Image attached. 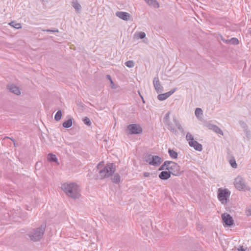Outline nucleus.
<instances>
[{"label": "nucleus", "mask_w": 251, "mask_h": 251, "mask_svg": "<svg viewBox=\"0 0 251 251\" xmlns=\"http://www.w3.org/2000/svg\"><path fill=\"white\" fill-rule=\"evenodd\" d=\"M145 1L150 6H152L154 8H158L159 7V3L156 0H145Z\"/></svg>", "instance_id": "4be33fe9"}, {"label": "nucleus", "mask_w": 251, "mask_h": 251, "mask_svg": "<svg viewBox=\"0 0 251 251\" xmlns=\"http://www.w3.org/2000/svg\"><path fill=\"white\" fill-rule=\"evenodd\" d=\"M238 251H246L243 246H240V248L238 249Z\"/></svg>", "instance_id": "a19ab883"}, {"label": "nucleus", "mask_w": 251, "mask_h": 251, "mask_svg": "<svg viewBox=\"0 0 251 251\" xmlns=\"http://www.w3.org/2000/svg\"><path fill=\"white\" fill-rule=\"evenodd\" d=\"M62 190L70 197L78 198L79 196L77 185L75 183H64L61 186Z\"/></svg>", "instance_id": "f03ea898"}, {"label": "nucleus", "mask_w": 251, "mask_h": 251, "mask_svg": "<svg viewBox=\"0 0 251 251\" xmlns=\"http://www.w3.org/2000/svg\"><path fill=\"white\" fill-rule=\"evenodd\" d=\"M246 214L248 216L251 215V207L246 210Z\"/></svg>", "instance_id": "58836bf2"}, {"label": "nucleus", "mask_w": 251, "mask_h": 251, "mask_svg": "<svg viewBox=\"0 0 251 251\" xmlns=\"http://www.w3.org/2000/svg\"><path fill=\"white\" fill-rule=\"evenodd\" d=\"M83 122L88 126H90L91 125V122L90 119L87 117H85L83 118Z\"/></svg>", "instance_id": "7c9ffc66"}, {"label": "nucleus", "mask_w": 251, "mask_h": 251, "mask_svg": "<svg viewBox=\"0 0 251 251\" xmlns=\"http://www.w3.org/2000/svg\"><path fill=\"white\" fill-rule=\"evenodd\" d=\"M73 124V119L70 118L68 120L65 121L63 123L62 126L65 128H69Z\"/></svg>", "instance_id": "b1692460"}, {"label": "nucleus", "mask_w": 251, "mask_h": 251, "mask_svg": "<svg viewBox=\"0 0 251 251\" xmlns=\"http://www.w3.org/2000/svg\"><path fill=\"white\" fill-rule=\"evenodd\" d=\"M41 30L43 31H46V32H52V33L58 32V29H42Z\"/></svg>", "instance_id": "72a5a7b5"}, {"label": "nucleus", "mask_w": 251, "mask_h": 251, "mask_svg": "<svg viewBox=\"0 0 251 251\" xmlns=\"http://www.w3.org/2000/svg\"><path fill=\"white\" fill-rule=\"evenodd\" d=\"M173 122L174 123L175 125L176 126L178 130L183 134L184 133V130L182 127L180 123H179V121L177 120L176 116H174L173 117Z\"/></svg>", "instance_id": "f3484780"}, {"label": "nucleus", "mask_w": 251, "mask_h": 251, "mask_svg": "<svg viewBox=\"0 0 251 251\" xmlns=\"http://www.w3.org/2000/svg\"><path fill=\"white\" fill-rule=\"evenodd\" d=\"M250 34H251V31H250Z\"/></svg>", "instance_id": "a18cd8bd"}, {"label": "nucleus", "mask_w": 251, "mask_h": 251, "mask_svg": "<svg viewBox=\"0 0 251 251\" xmlns=\"http://www.w3.org/2000/svg\"><path fill=\"white\" fill-rule=\"evenodd\" d=\"M234 184L238 190L245 191L250 190V188L246 185L244 179L241 176H238L235 179Z\"/></svg>", "instance_id": "423d86ee"}, {"label": "nucleus", "mask_w": 251, "mask_h": 251, "mask_svg": "<svg viewBox=\"0 0 251 251\" xmlns=\"http://www.w3.org/2000/svg\"><path fill=\"white\" fill-rule=\"evenodd\" d=\"M168 153L169 154L170 156L173 159H176L177 157L178 154L177 153L173 150L171 149H169Z\"/></svg>", "instance_id": "393cba45"}, {"label": "nucleus", "mask_w": 251, "mask_h": 251, "mask_svg": "<svg viewBox=\"0 0 251 251\" xmlns=\"http://www.w3.org/2000/svg\"><path fill=\"white\" fill-rule=\"evenodd\" d=\"M9 25L16 29H19L22 27L21 24L16 23L14 21L10 22Z\"/></svg>", "instance_id": "c756f323"}, {"label": "nucleus", "mask_w": 251, "mask_h": 251, "mask_svg": "<svg viewBox=\"0 0 251 251\" xmlns=\"http://www.w3.org/2000/svg\"><path fill=\"white\" fill-rule=\"evenodd\" d=\"M62 117V112L60 110H59L55 115L54 119L56 121L60 120Z\"/></svg>", "instance_id": "c85d7f7f"}, {"label": "nucleus", "mask_w": 251, "mask_h": 251, "mask_svg": "<svg viewBox=\"0 0 251 251\" xmlns=\"http://www.w3.org/2000/svg\"><path fill=\"white\" fill-rule=\"evenodd\" d=\"M230 194V192L227 189L219 188L218 191V198L222 203L225 204L227 202Z\"/></svg>", "instance_id": "0eeeda50"}, {"label": "nucleus", "mask_w": 251, "mask_h": 251, "mask_svg": "<svg viewBox=\"0 0 251 251\" xmlns=\"http://www.w3.org/2000/svg\"><path fill=\"white\" fill-rule=\"evenodd\" d=\"M110 82V87L113 89H115L117 88V86L114 84L112 80H111Z\"/></svg>", "instance_id": "4c0bfd02"}, {"label": "nucleus", "mask_w": 251, "mask_h": 251, "mask_svg": "<svg viewBox=\"0 0 251 251\" xmlns=\"http://www.w3.org/2000/svg\"><path fill=\"white\" fill-rule=\"evenodd\" d=\"M142 127L137 124H130L127 126L126 133L129 134H138L142 132Z\"/></svg>", "instance_id": "6e6552de"}, {"label": "nucleus", "mask_w": 251, "mask_h": 251, "mask_svg": "<svg viewBox=\"0 0 251 251\" xmlns=\"http://www.w3.org/2000/svg\"><path fill=\"white\" fill-rule=\"evenodd\" d=\"M138 36L139 38L142 39L146 37V33L144 32H139L138 33Z\"/></svg>", "instance_id": "f704fd0d"}, {"label": "nucleus", "mask_w": 251, "mask_h": 251, "mask_svg": "<svg viewBox=\"0 0 251 251\" xmlns=\"http://www.w3.org/2000/svg\"><path fill=\"white\" fill-rule=\"evenodd\" d=\"M111 179L113 183L118 184L120 182L121 177L119 174L116 173L113 176L111 177Z\"/></svg>", "instance_id": "412c9836"}, {"label": "nucleus", "mask_w": 251, "mask_h": 251, "mask_svg": "<svg viewBox=\"0 0 251 251\" xmlns=\"http://www.w3.org/2000/svg\"><path fill=\"white\" fill-rule=\"evenodd\" d=\"M206 126L208 127L209 129L213 130L215 133L219 134L222 135H223V131L216 125H213L211 124H208L206 125Z\"/></svg>", "instance_id": "f8f14e48"}, {"label": "nucleus", "mask_w": 251, "mask_h": 251, "mask_svg": "<svg viewBox=\"0 0 251 251\" xmlns=\"http://www.w3.org/2000/svg\"><path fill=\"white\" fill-rule=\"evenodd\" d=\"M170 112L169 111L165 115L164 118H163V121H167V120H170Z\"/></svg>", "instance_id": "c9c22d12"}, {"label": "nucleus", "mask_w": 251, "mask_h": 251, "mask_svg": "<svg viewBox=\"0 0 251 251\" xmlns=\"http://www.w3.org/2000/svg\"><path fill=\"white\" fill-rule=\"evenodd\" d=\"M103 161L100 162L97 166V168L99 169V175L96 179H103L111 176L116 171V166L113 163H108L103 166Z\"/></svg>", "instance_id": "f257e3e1"}, {"label": "nucleus", "mask_w": 251, "mask_h": 251, "mask_svg": "<svg viewBox=\"0 0 251 251\" xmlns=\"http://www.w3.org/2000/svg\"><path fill=\"white\" fill-rule=\"evenodd\" d=\"M106 77L110 80V81H111V80H112L111 77L110 76V75H107Z\"/></svg>", "instance_id": "79ce46f5"}, {"label": "nucleus", "mask_w": 251, "mask_h": 251, "mask_svg": "<svg viewBox=\"0 0 251 251\" xmlns=\"http://www.w3.org/2000/svg\"><path fill=\"white\" fill-rule=\"evenodd\" d=\"M115 15L117 17L125 21L129 20L131 17V15L128 13L123 11H117Z\"/></svg>", "instance_id": "9b49d317"}, {"label": "nucleus", "mask_w": 251, "mask_h": 251, "mask_svg": "<svg viewBox=\"0 0 251 251\" xmlns=\"http://www.w3.org/2000/svg\"><path fill=\"white\" fill-rule=\"evenodd\" d=\"M169 161H165L163 164L159 167V171L167 170V166H168Z\"/></svg>", "instance_id": "cd10ccee"}, {"label": "nucleus", "mask_w": 251, "mask_h": 251, "mask_svg": "<svg viewBox=\"0 0 251 251\" xmlns=\"http://www.w3.org/2000/svg\"><path fill=\"white\" fill-rule=\"evenodd\" d=\"M176 89V88H174V89H172L171 90H170V91L167 92L166 93H167L168 97H169L171 95H172L174 93H175Z\"/></svg>", "instance_id": "e433bc0d"}, {"label": "nucleus", "mask_w": 251, "mask_h": 251, "mask_svg": "<svg viewBox=\"0 0 251 251\" xmlns=\"http://www.w3.org/2000/svg\"><path fill=\"white\" fill-rule=\"evenodd\" d=\"M228 161L231 166L233 168H236L237 167V164L236 163L235 158L233 156H231L229 157Z\"/></svg>", "instance_id": "5701e85b"}, {"label": "nucleus", "mask_w": 251, "mask_h": 251, "mask_svg": "<svg viewBox=\"0 0 251 251\" xmlns=\"http://www.w3.org/2000/svg\"><path fill=\"white\" fill-rule=\"evenodd\" d=\"M165 125L167 126V128L174 133L176 135L178 134L177 131L173 127L172 123L171 122L170 120H167L164 121Z\"/></svg>", "instance_id": "2eb2a0df"}, {"label": "nucleus", "mask_w": 251, "mask_h": 251, "mask_svg": "<svg viewBox=\"0 0 251 251\" xmlns=\"http://www.w3.org/2000/svg\"><path fill=\"white\" fill-rule=\"evenodd\" d=\"M195 113L196 116L199 119L201 118L203 115L202 110L200 108H197L195 110Z\"/></svg>", "instance_id": "a878e982"}, {"label": "nucleus", "mask_w": 251, "mask_h": 251, "mask_svg": "<svg viewBox=\"0 0 251 251\" xmlns=\"http://www.w3.org/2000/svg\"><path fill=\"white\" fill-rule=\"evenodd\" d=\"M140 96H141V97L142 98V100H143V102H145V101L144 100H143V98L142 96L141 95H140Z\"/></svg>", "instance_id": "c03bdc74"}, {"label": "nucleus", "mask_w": 251, "mask_h": 251, "mask_svg": "<svg viewBox=\"0 0 251 251\" xmlns=\"http://www.w3.org/2000/svg\"><path fill=\"white\" fill-rule=\"evenodd\" d=\"M7 89L11 93H14L17 95H20L21 94V91L19 87L15 85L14 84H10L7 86Z\"/></svg>", "instance_id": "ddd939ff"}, {"label": "nucleus", "mask_w": 251, "mask_h": 251, "mask_svg": "<svg viewBox=\"0 0 251 251\" xmlns=\"http://www.w3.org/2000/svg\"><path fill=\"white\" fill-rule=\"evenodd\" d=\"M169 163L167 166V170L171 175L175 176H179L181 175L180 166L175 162L169 161Z\"/></svg>", "instance_id": "39448f33"}, {"label": "nucleus", "mask_w": 251, "mask_h": 251, "mask_svg": "<svg viewBox=\"0 0 251 251\" xmlns=\"http://www.w3.org/2000/svg\"><path fill=\"white\" fill-rule=\"evenodd\" d=\"M46 227V224H42L40 227L34 229L32 233L28 234L30 239L34 241L40 240L45 232Z\"/></svg>", "instance_id": "7ed1b4c3"}, {"label": "nucleus", "mask_w": 251, "mask_h": 251, "mask_svg": "<svg viewBox=\"0 0 251 251\" xmlns=\"http://www.w3.org/2000/svg\"><path fill=\"white\" fill-rule=\"evenodd\" d=\"M171 174L168 171H162L159 174V178L161 180H167L171 177Z\"/></svg>", "instance_id": "dca6fc26"}, {"label": "nucleus", "mask_w": 251, "mask_h": 251, "mask_svg": "<svg viewBox=\"0 0 251 251\" xmlns=\"http://www.w3.org/2000/svg\"><path fill=\"white\" fill-rule=\"evenodd\" d=\"M125 65L129 68H132L134 66V62L132 60H129L125 63Z\"/></svg>", "instance_id": "2f4dec72"}, {"label": "nucleus", "mask_w": 251, "mask_h": 251, "mask_svg": "<svg viewBox=\"0 0 251 251\" xmlns=\"http://www.w3.org/2000/svg\"><path fill=\"white\" fill-rule=\"evenodd\" d=\"M223 224L225 226H231L234 224V220L229 214L224 213L222 215Z\"/></svg>", "instance_id": "1a4fd4ad"}, {"label": "nucleus", "mask_w": 251, "mask_h": 251, "mask_svg": "<svg viewBox=\"0 0 251 251\" xmlns=\"http://www.w3.org/2000/svg\"><path fill=\"white\" fill-rule=\"evenodd\" d=\"M168 98L169 97L166 93L164 94H160L157 96V99L161 101L165 100Z\"/></svg>", "instance_id": "bb28decb"}, {"label": "nucleus", "mask_w": 251, "mask_h": 251, "mask_svg": "<svg viewBox=\"0 0 251 251\" xmlns=\"http://www.w3.org/2000/svg\"><path fill=\"white\" fill-rule=\"evenodd\" d=\"M13 142H14L15 140L13 138H9Z\"/></svg>", "instance_id": "37998d69"}, {"label": "nucleus", "mask_w": 251, "mask_h": 251, "mask_svg": "<svg viewBox=\"0 0 251 251\" xmlns=\"http://www.w3.org/2000/svg\"><path fill=\"white\" fill-rule=\"evenodd\" d=\"M72 5L75 9L76 12H79L81 7L77 0H74L72 2Z\"/></svg>", "instance_id": "aec40b11"}, {"label": "nucleus", "mask_w": 251, "mask_h": 251, "mask_svg": "<svg viewBox=\"0 0 251 251\" xmlns=\"http://www.w3.org/2000/svg\"><path fill=\"white\" fill-rule=\"evenodd\" d=\"M153 84L154 89L157 93H160L163 92V87L161 86L158 76L155 77L153 78Z\"/></svg>", "instance_id": "9d476101"}, {"label": "nucleus", "mask_w": 251, "mask_h": 251, "mask_svg": "<svg viewBox=\"0 0 251 251\" xmlns=\"http://www.w3.org/2000/svg\"><path fill=\"white\" fill-rule=\"evenodd\" d=\"M144 161L148 163L150 165L154 166H158L160 165L162 160L160 156L150 154L145 157Z\"/></svg>", "instance_id": "20e7f679"}, {"label": "nucleus", "mask_w": 251, "mask_h": 251, "mask_svg": "<svg viewBox=\"0 0 251 251\" xmlns=\"http://www.w3.org/2000/svg\"><path fill=\"white\" fill-rule=\"evenodd\" d=\"M143 175H144V176L145 177H149V176H150V175H151V174H150V173H149V172H144V173H143Z\"/></svg>", "instance_id": "ea45409f"}, {"label": "nucleus", "mask_w": 251, "mask_h": 251, "mask_svg": "<svg viewBox=\"0 0 251 251\" xmlns=\"http://www.w3.org/2000/svg\"><path fill=\"white\" fill-rule=\"evenodd\" d=\"M186 139L188 142L193 141L194 140L193 135L189 132H188L186 134Z\"/></svg>", "instance_id": "473e14b6"}, {"label": "nucleus", "mask_w": 251, "mask_h": 251, "mask_svg": "<svg viewBox=\"0 0 251 251\" xmlns=\"http://www.w3.org/2000/svg\"><path fill=\"white\" fill-rule=\"evenodd\" d=\"M48 160L49 162H54L57 165H59V164L56 155L52 153H50L48 155Z\"/></svg>", "instance_id": "a211bd4d"}, {"label": "nucleus", "mask_w": 251, "mask_h": 251, "mask_svg": "<svg viewBox=\"0 0 251 251\" xmlns=\"http://www.w3.org/2000/svg\"><path fill=\"white\" fill-rule=\"evenodd\" d=\"M189 145L190 147H193L194 149L196 151H201L202 150V145L195 140L189 142Z\"/></svg>", "instance_id": "4468645a"}, {"label": "nucleus", "mask_w": 251, "mask_h": 251, "mask_svg": "<svg viewBox=\"0 0 251 251\" xmlns=\"http://www.w3.org/2000/svg\"><path fill=\"white\" fill-rule=\"evenodd\" d=\"M223 41L226 43H230L234 45H238L239 43L238 39L235 37L231 38L230 39L228 40H223Z\"/></svg>", "instance_id": "6ab92c4d"}]
</instances>
